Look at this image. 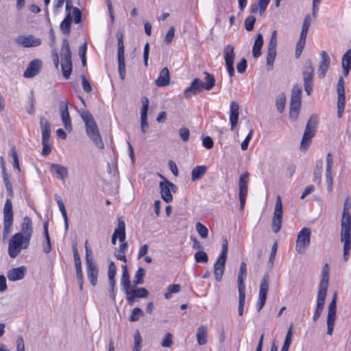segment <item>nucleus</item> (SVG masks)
<instances>
[{
	"label": "nucleus",
	"mask_w": 351,
	"mask_h": 351,
	"mask_svg": "<svg viewBox=\"0 0 351 351\" xmlns=\"http://www.w3.org/2000/svg\"><path fill=\"white\" fill-rule=\"evenodd\" d=\"M301 107V101L291 100L289 116L293 119H296L298 117L299 112Z\"/></svg>",
	"instance_id": "nucleus-42"
},
{
	"label": "nucleus",
	"mask_w": 351,
	"mask_h": 351,
	"mask_svg": "<svg viewBox=\"0 0 351 351\" xmlns=\"http://www.w3.org/2000/svg\"><path fill=\"white\" fill-rule=\"evenodd\" d=\"M118 38V49H117V59H118V70L120 78L123 80L125 76V64L124 58V43L123 40V35L120 34L117 36Z\"/></svg>",
	"instance_id": "nucleus-16"
},
{
	"label": "nucleus",
	"mask_w": 351,
	"mask_h": 351,
	"mask_svg": "<svg viewBox=\"0 0 351 351\" xmlns=\"http://www.w3.org/2000/svg\"><path fill=\"white\" fill-rule=\"evenodd\" d=\"M311 229L303 228L298 234L295 250L299 253H304L309 245L311 241Z\"/></svg>",
	"instance_id": "nucleus-13"
},
{
	"label": "nucleus",
	"mask_w": 351,
	"mask_h": 351,
	"mask_svg": "<svg viewBox=\"0 0 351 351\" xmlns=\"http://www.w3.org/2000/svg\"><path fill=\"white\" fill-rule=\"evenodd\" d=\"M263 45V38L261 34H258L255 39L252 47V56L254 58H257L260 57L261 53V50Z\"/></svg>",
	"instance_id": "nucleus-34"
},
{
	"label": "nucleus",
	"mask_w": 351,
	"mask_h": 351,
	"mask_svg": "<svg viewBox=\"0 0 351 351\" xmlns=\"http://www.w3.org/2000/svg\"><path fill=\"white\" fill-rule=\"evenodd\" d=\"M205 77V82L197 77L195 78L191 85L184 91V96L186 98H191L192 96L197 95L203 90H210L215 85V79L213 75L207 71L204 73Z\"/></svg>",
	"instance_id": "nucleus-2"
},
{
	"label": "nucleus",
	"mask_w": 351,
	"mask_h": 351,
	"mask_svg": "<svg viewBox=\"0 0 351 351\" xmlns=\"http://www.w3.org/2000/svg\"><path fill=\"white\" fill-rule=\"evenodd\" d=\"M322 165L323 162L322 160L316 162L315 168L313 172V182L317 185L320 184L322 182Z\"/></svg>",
	"instance_id": "nucleus-40"
},
{
	"label": "nucleus",
	"mask_w": 351,
	"mask_h": 351,
	"mask_svg": "<svg viewBox=\"0 0 351 351\" xmlns=\"http://www.w3.org/2000/svg\"><path fill=\"white\" fill-rule=\"evenodd\" d=\"M117 238L121 243L125 239V222L121 219H119L117 228H115L112 236L111 242L113 245H116Z\"/></svg>",
	"instance_id": "nucleus-24"
},
{
	"label": "nucleus",
	"mask_w": 351,
	"mask_h": 351,
	"mask_svg": "<svg viewBox=\"0 0 351 351\" xmlns=\"http://www.w3.org/2000/svg\"><path fill=\"white\" fill-rule=\"evenodd\" d=\"M60 56L62 59L61 68L62 74L66 79H68L72 71V61L69 43L66 39H64L62 42Z\"/></svg>",
	"instance_id": "nucleus-7"
},
{
	"label": "nucleus",
	"mask_w": 351,
	"mask_h": 351,
	"mask_svg": "<svg viewBox=\"0 0 351 351\" xmlns=\"http://www.w3.org/2000/svg\"><path fill=\"white\" fill-rule=\"evenodd\" d=\"M25 274V267L23 266L13 268L8 273V278L10 281H16L24 278Z\"/></svg>",
	"instance_id": "nucleus-31"
},
{
	"label": "nucleus",
	"mask_w": 351,
	"mask_h": 351,
	"mask_svg": "<svg viewBox=\"0 0 351 351\" xmlns=\"http://www.w3.org/2000/svg\"><path fill=\"white\" fill-rule=\"evenodd\" d=\"M252 135H253V130H251L250 131V132L248 133V134L247 135V136L245 137V138L244 139V141L241 144V147L242 150L245 151V150L247 149L248 145H249L250 140L252 138Z\"/></svg>",
	"instance_id": "nucleus-61"
},
{
	"label": "nucleus",
	"mask_w": 351,
	"mask_h": 351,
	"mask_svg": "<svg viewBox=\"0 0 351 351\" xmlns=\"http://www.w3.org/2000/svg\"><path fill=\"white\" fill-rule=\"evenodd\" d=\"M179 134L183 141L186 142L189 139V130L186 128H182L179 130Z\"/></svg>",
	"instance_id": "nucleus-64"
},
{
	"label": "nucleus",
	"mask_w": 351,
	"mask_h": 351,
	"mask_svg": "<svg viewBox=\"0 0 351 351\" xmlns=\"http://www.w3.org/2000/svg\"><path fill=\"white\" fill-rule=\"evenodd\" d=\"M117 273V267L114 262H110L108 266V278H115Z\"/></svg>",
	"instance_id": "nucleus-63"
},
{
	"label": "nucleus",
	"mask_w": 351,
	"mask_h": 351,
	"mask_svg": "<svg viewBox=\"0 0 351 351\" xmlns=\"http://www.w3.org/2000/svg\"><path fill=\"white\" fill-rule=\"evenodd\" d=\"M223 58L227 71L230 77L234 75V61L235 58L234 47L228 45L223 49Z\"/></svg>",
	"instance_id": "nucleus-15"
},
{
	"label": "nucleus",
	"mask_w": 351,
	"mask_h": 351,
	"mask_svg": "<svg viewBox=\"0 0 351 351\" xmlns=\"http://www.w3.org/2000/svg\"><path fill=\"white\" fill-rule=\"evenodd\" d=\"M336 295L329 304L327 316V334L332 335L336 319Z\"/></svg>",
	"instance_id": "nucleus-20"
},
{
	"label": "nucleus",
	"mask_w": 351,
	"mask_h": 351,
	"mask_svg": "<svg viewBox=\"0 0 351 351\" xmlns=\"http://www.w3.org/2000/svg\"><path fill=\"white\" fill-rule=\"evenodd\" d=\"M239 105L238 102L232 101L230 105L229 119L231 125V130H233L238 123Z\"/></svg>",
	"instance_id": "nucleus-27"
},
{
	"label": "nucleus",
	"mask_w": 351,
	"mask_h": 351,
	"mask_svg": "<svg viewBox=\"0 0 351 351\" xmlns=\"http://www.w3.org/2000/svg\"><path fill=\"white\" fill-rule=\"evenodd\" d=\"M173 186V184L167 180H165V182H160V183L161 197L167 203H169L173 200V196L170 190V187Z\"/></svg>",
	"instance_id": "nucleus-26"
},
{
	"label": "nucleus",
	"mask_w": 351,
	"mask_h": 351,
	"mask_svg": "<svg viewBox=\"0 0 351 351\" xmlns=\"http://www.w3.org/2000/svg\"><path fill=\"white\" fill-rule=\"evenodd\" d=\"M145 274V271L143 268L139 267L135 274V279L134 282L135 285H141L143 283V278Z\"/></svg>",
	"instance_id": "nucleus-52"
},
{
	"label": "nucleus",
	"mask_w": 351,
	"mask_h": 351,
	"mask_svg": "<svg viewBox=\"0 0 351 351\" xmlns=\"http://www.w3.org/2000/svg\"><path fill=\"white\" fill-rule=\"evenodd\" d=\"M30 241L21 234H14L8 243V252L10 257L15 258L20 254L22 250L27 249L29 246Z\"/></svg>",
	"instance_id": "nucleus-3"
},
{
	"label": "nucleus",
	"mask_w": 351,
	"mask_h": 351,
	"mask_svg": "<svg viewBox=\"0 0 351 351\" xmlns=\"http://www.w3.org/2000/svg\"><path fill=\"white\" fill-rule=\"evenodd\" d=\"M351 197L348 196L343 204L341 219V241L343 243V260L347 262L350 258L351 250Z\"/></svg>",
	"instance_id": "nucleus-1"
},
{
	"label": "nucleus",
	"mask_w": 351,
	"mask_h": 351,
	"mask_svg": "<svg viewBox=\"0 0 351 351\" xmlns=\"http://www.w3.org/2000/svg\"><path fill=\"white\" fill-rule=\"evenodd\" d=\"M256 22V18L254 16H249L245 20V27L248 32L252 31L254 29V23Z\"/></svg>",
	"instance_id": "nucleus-58"
},
{
	"label": "nucleus",
	"mask_w": 351,
	"mask_h": 351,
	"mask_svg": "<svg viewBox=\"0 0 351 351\" xmlns=\"http://www.w3.org/2000/svg\"><path fill=\"white\" fill-rule=\"evenodd\" d=\"M293 335V324H291L288 329L283 346L281 351H288L289 346L291 343V338Z\"/></svg>",
	"instance_id": "nucleus-44"
},
{
	"label": "nucleus",
	"mask_w": 351,
	"mask_h": 351,
	"mask_svg": "<svg viewBox=\"0 0 351 351\" xmlns=\"http://www.w3.org/2000/svg\"><path fill=\"white\" fill-rule=\"evenodd\" d=\"M268 290L269 276L265 275L261 282L258 298L256 305V308L258 311H260L263 308L266 302Z\"/></svg>",
	"instance_id": "nucleus-17"
},
{
	"label": "nucleus",
	"mask_w": 351,
	"mask_h": 351,
	"mask_svg": "<svg viewBox=\"0 0 351 351\" xmlns=\"http://www.w3.org/2000/svg\"><path fill=\"white\" fill-rule=\"evenodd\" d=\"M56 202H57L58 206L59 207V209L61 212V214L64 219L66 226H67L68 217H67L66 211V209L64 207V204L60 197H56Z\"/></svg>",
	"instance_id": "nucleus-55"
},
{
	"label": "nucleus",
	"mask_w": 351,
	"mask_h": 351,
	"mask_svg": "<svg viewBox=\"0 0 351 351\" xmlns=\"http://www.w3.org/2000/svg\"><path fill=\"white\" fill-rule=\"evenodd\" d=\"M17 45L25 48L35 47L40 46L42 43L40 38L33 35H20L15 39Z\"/></svg>",
	"instance_id": "nucleus-19"
},
{
	"label": "nucleus",
	"mask_w": 351,
	"mask_h": 351,
	"mask_svg": "<svg viewBox=\"0 0 351 351\" xmlns=\"http://www.w3.org/2000/svg\"><path fill=\"white\" fill-rule=\"evenodd\" d=\"M276 56V49L267 47V64L273 66Z\"/></svg>",
	"instance_id": "nucleus-47"
},
{
	"label": "nucleus",
	"mask_w": 351,
	"mask_h": 351,
	"mask_svg": "<svg viewBox=\"0 0 351 351\" xmlns=\"http://www.w3.org/2000/svg\"><path fill=\"white\" fill-rule=\"evenodd\" d=\"M72 250H73V254L75 265H81L82 262H81L80 256L79 252H78V250H77V243H76L73 245Z\"/></svg>",
	"instance_id": "nucleus-60"
},
{
	"label": "nucleus",
	"mask_w": 351,
	"mask_h": 351,
	"mask_svg": "<svg viewBox=\"0 0 351 351\" xmlns=\"http://www.w3.org/2000/svg\"><path fill=\"white\" fill-rule=\"evenodd\" d=\"M321 60L317 70L318 77L323 79L328 71L330 64V59L326 51H322L320 53Z\"/></svg>",
	"instance_id": "nucleus-23"
},
{
	"label": "nucleus",
	"mask_w": 351,
	"mask_h": 351,
	"mask_svg": "<svg viewBox=\"0 0 351 351\" xmlns=\"http://www.w3.org/2000/svg\"><path fill=\"white\" fill-rule=\"evenodd\" d=\"M228 241L224 240L222 245V250L221 254L218 257L216 263L214 265V276L217 282H220L225 270V265L228 254Z\"/></svg>",
	"instance_id": "nucleus-9"
},
{
	"label": "nucleus",
	"mask_w": 351,
	"mask_h": 351,
	"mask_svg": "<svg viewBox=\"0 0 351 351\" xmlns=\"http://www.w3.org/2000/svg\"><path fill=\"white\" fill-rule=\"evenodd\" d=\"M173 336L170 332L165 334L162 342L161 346L165 348H170L173 345Z\"/></svg>",
	"instance_id": "nucleus-59"
},
{
	"label": "nucleus",
	"mask_w": 351,
	"mask_h": 351,
	"mask_svg": "<svg viewBox=\"0 0 351 351\" xmlns=\"http://www.w3.org/2000/svg\"><path fill=\"white\" fill-rule=\"evenodd\" d=\"M302 92V87L295 84L291 90V100L301 101Z\"/></svg>",
	"instance_id": "nucleus-45"
},
{
	"label": "nucleus",
	"mask_w": 351,
	"mask_h": 351,
	"mask_svg": "<svg viewBox=\"0 0 351 351\" xmlns=\"http://www.w3.org/2000/svg\"><path fill=\"white\" fill-rule=\"evenodd\" d=\"M82 117L85 123L86 133L89 138L99 148H103L104 143L92 114L87 112L84 113Z\"/></svg>",
	"instance_id": "nucleus-4"
},
{
	"label": "nucleus",
	"mask_w": 351,
	"mask_h": 351,
	"mask_svg": "<svg viewBox=\"0 0 351 351\" xmlns=\"http://www.w3.org/2000/svg\"><path fill=\"white\" fill-rule=\"evenodd\" d=\"M328 286V285H326L319 284L317 303H321L324 304Z\"/></svg>",
	"instance_id": "nucleus-43"
},
{
	"label": "nucleus",
	"mask_w": 351,
	"mask_h": 351,
	"mask_svg": "<svg viewBox=\"0 0 351 351\" xmlns=\"http://www.w3.org/2000/svg\"><path fill=\"white\" fill-rule=\"evenodd\" d=\"M337 91L338 94L337 101V115L339 118H341L345 109V88H344V80L341 76L337 84Z\"/></svg>",
	"instance_id": "nucleus-18"
},
{
	"label": "nucleus",
	"mask_w": 351,
	"mask_h": 351,
	"mask_svg": "<svg viewBox=\"0 0 351 351\" xmlns=\"http://www.w3.org/2000/svg\"><path fill=\"white\" fill-rule=\"evenodd\" d=\"M282 204L281 198L277 196L275 204V210L271 221V228L274 233H278L282 227Z\"/></svg>",
	"instance_id": "nucleus-12"
},
{
	"label": "nucleus",
	"mask_w": 351,
	"mask_h": 351,
	"mask_svg": "<svg viewBox=\"0 0 351 351\" xmlns=\"http://www.w3.org/2000/svg\"><path fill=\"white\" fill-rule=\"evenodd\" d=\"M318 124V118L315 115L310 117L300 143V150L306 151L309 147L312 138L315 136Z\"/></svg>",
	"instance_id": "nucleus-5"
},
{
	"label": "nucleus",
	"mask_w": 351,
	"mask_h": 351,
	"mask_svg": "<svg viewBox=\"0 0 351 351\" xmlns=\"http://www.w3.org/2000/svg\"><path fill=\"white\" fill-rule=\"evenodd\" d=\"M207 167L205 165H198L195 167L191 171V180L196 181L200 180L206 173Z\"/></svg>",
	"instance_id": "nucleus-36"
},
{
	"label": "nucleus",
	"mask_w": 351,
	"mask_h": 351,
	"mask_svg": "<svg viewBox=\"0 0 351 351\" xmlns=\"http://www.w3.org/2000/svg\"><path fill=\"white\" fill-rule=\"evenodd\" d=\"M143 315V310L138 307H136V308H133V310L131 313L130 320L131 322H136Z\"/></svg>",
	"instance_id": "nucleus-57"
},
{
	"label": "nucleus",
	"mask_w": 351,
	"mask_h": 351,
	"mask_svg": "<svg viewBox=\"0 0 351 351\" xmlns=\"http://www.w3.org/2000/svg\"><path fill=\"white\" fill-rule=\"evenodd\" d=\"M122 269V276H121V284L126 289L127 295L130 293V291L129 290L130 286V274L128 271V267L126 265H123L121 267Z\"/></svg>",
	"instance_id": "nucleus-35"
},
{
	"label": "nucleus",
	"mask_w": 351,
	"mask_h": 351,
	"mask_svg": "<svg viewBox=\"0 0 351 351\" xmlns=\"http://www.w3.org/2000/svg\"><path fill=\"white\" fill-rule=\"evenodd\" d=\"M196 230L197 231L199 236L203 238L206 239L208 237V228L201 223L200 222H197L196 223Z\"/></svg>",
	"instance_id": "nucleus-56"
},
{
	"label": "nucleus",
	"mask_w": 351,
	"mask_h": 351,
	"mask_svg": "<svg viewBox=\"0 0 351 351\" xmlns=\"http://www.w3.org/2000/svg\"><path fill=\"white\" fill-rule=\"evenodd\" d=\"M341 65L344 76H348L351 69V49H348L342 57Z\"/></svg>",
	"instance_id": "nucleus-32"
},
{
	"label": "nucleus",
	"mask_w": 351,
	"mask_h": 351,
	"mask_svg": "<svg viewBox=\"0 0 351 351\" xmlns=\"http://www.w3.org/2000/svg\"><path fill=\"white\" fill-rule=\"evenodd\" d=\"M149 294L148 291L143 287L137 288L132 291L128 295V300L133 302V300L136 298H146Z\"/></svg>",
	"instance_id": "nucleus-39"
},
{
	"label": "nucleus",
	"mask_w": 351,
	"mask_h": 351,
	"mask_svg": "<svg viewBox=\"0 0 351 351\" xmlns=\"http://www.w3.org/2000/svg\"><path fill=\"white\" fill-rule=\"evenodd\" d=\"M134 345L133 351H141L142 348V337L140 332L137 330L134 335Z\"/></svg>",
	"instance_id": "nucleus-49"
},
{
	"label": "nucleus",
	"mask_w": 351,
	"mask_h": 351,
	"mask_svg": "<svg viewBox=\"0 0 351 351\" xmlns=\"http://www.w3.org/2000/svg\"><path fill=\"white\" fill-rule=\"evenodd\" d=\"M249 182V173L248 172H244L239 177V198L240 202V209L243 210L247 196V185Z\"/></svg>",
	"instance_id": "nucleus-14"
},
{
	"label": "nucleus",
	"mask_w": 351,
	"mask_h": 351,
	"mask_svg": "<svg viewBox=\"0 0 351 351\" xmlns=\"http://www.w3.org/2000/svg\"><path fill=\"white\" fill-rule=\"evenodd\" d=\"M9 156L13 160L14 167L15 169H18L19 171H21L20 166H19V156H18L16 149L15 148L14 146L11 147L10 151L9 152Z\"/></svg>",
	"instance_id": "nucleus-46"
},
{
	"label": "nucleus",
	"mask_w": 351,
	"mask_h": 351,
	"mask_svg": "<svg viewBox=\"0 0 351 351\" xmlns=\"http://www.w3.org/2000/svg\"><path fill=\"white\" fill-rule=\"evenodd\" d=\"M247 69V61L243 58L237 64V69L239 73H243L246 71Z\"/></svg>",
	"instance_id": "nucleus-62"
},
{
	"label": "nucleus",
	"mask_w": 351,
	"mask_h": 351,
	"mask_svg": "<svg viewBox=\"0 0 351 351\" xmlns=\"http://www.w3.org/2000/svg\"><path fill=\"white\" fill-rule=\"evenodd\" d=\"M85 249L87 277L90 284L95 287L97 283L99 270L96 264L93 261L92 258L90 257L91 251L87 245V241L85 243Z\"/></svg>",
	"instance_id": "nucleus-10"
},
{
	"label": "nucleus",
	"mask_w": 351,
	"mask_h": 351,
	"mask_svg": "<svg viewBox=\"0 0 351 351\" xmlns=\"http://www.w3.org/2000/svg\"><path fill=\"white\" fill-rule=\"evenodd\" d=\"M71 18L69 14H68L65 19L61 22L60 27L64 34H69L71 29Z\"/></svg>",
	"instance_id": "nucleus-48"
},
{
	"label": "nucleus",
	"mask_w": 351,
	"mask_h": 351,
	"mask_svg": "<svg viewBox=\"0 0 351 351\" xmlns=\"http://www.w3.org/2000/svg\"><path fill=\"white\" fill-rule=\"evenodd\" d=\"M3 239H5L8 238L12 233L14 224L13 206L10 199H6L5 202L3 210Z\"/></svg>",
	"instance_id": "nucleus-6"
},
{
	"label": "nucleus",
	"mask_w": 351,
	"mask_h": 351,
	"mask_svg": "<svg viewBox=\"0 0 351 351\" xmlns=\"http://www.w3.org/2000/svg\"><path fill=\"white\" fill-rule=\"evenodd\" d=\"M127 248H128L127 243L125 241L123 242H121L119 248L116 250V252L114 253L115 257L117 259H119L121 261H123L124 263H126L127 258H126V256H125V252H126Z\"/></svg>",
	"instance_id": "nucleus-41"
},
{
	"label": "nucleus",
	"mask_w": 351,
	"mask_h": 351,
	"mask_svg": "<svg viewBox=\"0 0 351 351\" xmlns=\"http://www.w3.org/2000/svg\"><path fill=\"white\" fill-rule=\"evenodd\" d=\"M40 125L42 133V154L46 156L49 155L51 151V146L49 145L51 125L49 122L45 117H41L40 119Z\"/></svg>",
	"instance_id": "nucleus-8"
},
{
	"label": "nucleus",
	"mask_w": 351,
	"mask_h": 351,
	"mask_svg": "<svg viewBox=\"0 0 351 351\" xmlns=\"http://www.w3.org/2000/svg\"><path fill=\"white\" fill-rule=\"evenodd\" d=\"M40 69L41 61L38 59L33 60L29 63L23 76L26 78L33 77L38 74Z\"/></svg>",
	"instance_id": "nucleus-25"
},
{
	"label": "nucleus",
	"mask_w": 351,
	"mask_h": 351,
	"mask_svg": "<svg viewBox=\"0 0 351 351\" xmlns=\"http://www.w3.org/2000/svg\"><path fill=\"white\" fill-rule=\"evenodd\" d=\"M302 75L304 90L308 95H310L313 91L314 77V67L311 60H308L305 62L303 67Z\"/></svg>",
	"instance_id": "nucleus-11"
},
{
	"label": "nucleus",
	"mask_w": 351,
	"mask_h": 351,
	"mask_svg": "<svg viewBox=\"0 0 351 351\" xmlns=\"http://www.w3.org/2000/svg\"><path fill=\"white\" fill-rule=\"evenodd\" d=\"M1 166H2V168H3V183L5 184V187L6 189V191H7L8 195L10 197H12L13 196V187H12V183L10 182L9 176L8 175V173L5 171V166H4L5 162H4V159H3V157L1 158Z\"/></svg>",
	"instance_id": "nucleus-33"
},
{
	"label": "nucleus",
	"mask_w": 351,
	"mask_h": 351,
	"mask_svg": "<svg viewBox=\"0 0 351 351\" xmlns=\"http://www.w3.org/2000/svg\"><path fill=\"white\" fill-rule=\"evenodd\" d=\"M322 280L319 284L328 285L329 281V266L326 263L322 269Z\"/></svg>",
	"instance_id": "nucleus-54"
},
{
	"label": "nucleus",
	"mask_w": 351,
	"mask_h": 351,
	"mask_svg": "<svg viewBox=\"0 0 351 351\" xmlns=\"http://www.w3.org/2000/svg\"><path fill=\"white\" fill-rule=\"evenodd\" d=\"M169 71L167 67H165L160 71L158 78L155 81V84L157 86L162 87L169 85Z\"/></svg>",
	"instance_id": "nucleus-30"
},
{
	"label": "nucleus",
	"mask_w": 351,
	"mask_h": 351,
	"mask_svg": "<svg viewBox=\"0 0 351 351\" xmlns=\"http://www.w3.org/2000/svg\"><path fill=\"white\" fill-rule=\"evenodd\" d=\"M142 108L141 110V129L143 133H145L148 130L147 111L149 109V101L147 97H141Z\"/></svg>",
	"instance_id": "nucleus-22"
},
{
	"label": "nucleus",
	"mask_w": 351,
	"mask_h": 351,
	"mask_svg": "<svg viewBox=\"0 0 351 351\" xmlns=\"http://www.w3.org/2000/svg\"><path fill=\"white\" fill-rule=\"evenodd\" d=\"M34 228L32 219L27 216L24 217L20 224V232L16 233L31 240Z\"/></svg>",
	"instance_id": "nucleus-21"
},
{
	"label": "nucleus",
	"mask_w": 351,
	"mask_h": 351,
	"mask_svg": "<svg viewBox=\"0 0 351 351\" xmlns=\"http://www.w3.org/2000/svg\"><path fill=\"white\" fill-rule=\"evenodd\" d=\"M181 289L180 285L179 284H173L168 287L167 291L165 293V298L166 299H169L171 298L172 293H178Z\"/></svg>",
	"instance_id": "nucleus-50"
},
{
	"label": "nucleus",
	"mask_w": 351,
	"mask_h": 351,
	"mask_svg": "<svg viewBox=\"0 0 351 351\" xmlns=\"http://www.w3.org/2000/svg\"><path fill=\"white\" fill-rule=\"evenodd\" d=\"M197 341L200 346L205 345L207 343V328L205 326H201L197 330Z\"/></svg>",
	"instance_id": "nucleus-38"
},
{
	"label": "nucleus",
	"mask_w": 351,
	"mask_h": 351,
	"mask_svg": "<svg viewBox=\"0 0 351 351\" xmlns=\"http://www.w3.org/2000/svg\"><path fill=\"white\" fill-rule=\"evenodd\" d=\"M51 169L55 171L56 177L59 180H64L68 176L67 169L60 165L51 164Z\"/></svg>",
	"instance_id": "nucleus-37"
},
{
	"label": "nucleus",
	"mask_w": 351,
	"mask_h": 351,
	"mask_svg": "<svg viewBox=\"0 0 351 351\" xmlns=\"http://www.w3.org/2000/svg\"><path fill=\"white\" fill-rule=\"evenodd\" d=\"M60 115L64 128L67 131H71L72 130V124L68 110L67 102H62L60 105Z\"/></svg>",
	"instance_id": "nucleus-28"
},
{
	"label": "nucleus",
	"mask_w": 351,
	"mask_h": 351,
	"mask_svg": "<svg viewBox=\"0 0 351 351\" xmlns=\"http://www.w3.org/2000/svg\"><path fill=\"white\" fill-rule=\"evenodd\" d=\"M247 277V267L244 262L241 263L238 274V291H245V280Z\"/></svg>",
	"instance_id": "nucleus-29"
},
{
	"label": "nucleus",
	"mask_w": 351,
	"mask_h": 351,
	"mask_svg": "<svg viewBox=\"0 0 351 351\" xmlns=\"http://www.w3.org/2000/svg\"><path fill=\"white\" fill-rule=\"evenodd\" d=\"M194 258H195V261L197 263H207L208 261V257L207 254L205 252L202 251V250L197 251L195 254Z\"/></svg>",
	"instance_id": "nucleus-53"
},
{
	"label": "nucleus",
	"mask_w": 351,
	"mask_h": 351,
	"mask_svg": "<svg viewBox=\"0 0 351 351\" xmlns=\"http://www.w3.org/2000/svg\"><path fill=\"white\" fill-rule=\"evenodd\" d=\"M245 300V291H239L238 311L240 316L243 315Z\"/></svg>",
	"instance_id": "nucleus-51"
}]
</instances>
